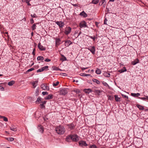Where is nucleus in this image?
<instances>
[{
	"mask_svg": "<svg viewBox=\"0 0 148 148\" xmlns=\"http://www.w3.org/2000/svg\"><path fill=\"white\" fill-rule=\"evenodd\" d=\"M79 140L78 136L76 134H71L68 136L66 138V140L67 142L72 140L73 141L77 142Z\"/></svg>",
	"mask_w": 148,
	"mask_h": 148,
	"instance_id": "1",
	"label": "nucleus"
},
{
	"mask_svg": "<svg viewBox=\"0 0 148 148\" xmlns=\"http://www.w3.org/2000/svg\"><path fill=\"white\" fill-rule=\"evenodd\" d=\"M55 131L59 134H62L64 133L65 130L64 127L62 126L59 125L55 128Z\"/></svg>",
	"mask_w": 148,
	"mask_h": 148,
	"instance_id": "2",
	"label": "nucleus"
},
{
	"mask_svg": "<svg viewBox=\"0 0 148 148\" xmlns=\"http://www.w3.org/2000/svg\"><path fill=\"white\" fill-rule=\"evenodd\" d=\"M71 28L69 27H66L64 29V33L66 35L69 34L71 32Z\"/></svg>",
	"mask_w": 148,
	"mask_h": 148,
	"instance_id": "3",
	"label": "nucleus"
},
{
	"mask_svg": "<svg viewBox=\"0 0 148 148\" xmlns=\"http://www.w3.org/2000/svg\"><path fill=\"white\" fill-rule=\"evenodd\" d=\"M87 49L89 50L92 53L94 54L95 53V48L94 46H90L88 47Z\"/></svg>",
	"mask_w": 148,
	"mask_h": 148,
	"instance_id": "4",
	"label": "nucleus"
},
{
	"mask_svg": "<svg viewBox=\"0 0 148 148\" xmlns=\"http://www.w3.org/2000/svg\"><path fill=\"white\" fill-rule=\"evenodd\" d=\"M68 93L67 89L65 88L61 89L60 91V95H65Z\"/></svg>",
	"mask_w": 148,
	"mask_h": 148,
	"instance_id": "5",
	"label": "nucleus"
},
{
	"mask_svg": "<svg viewBox=\"0 0 148 148\" xmlns=\"http://www.w3.org/2000/svg\"><path fill=\"white\" fill-rule=\"evenodd\" d=\"M66 126H67L68 128L70 130H74L75 127V125L73 123L67 124Z\"/></svg>",
	"mask_w": 148,
	"mask_h": 148,
	"instance_id": "6",
	"label": "nucleus"
},
{
	"mask_svg": "<svg viewBox=\"0 0 148 148\" xmlns=\"http://www.w3.org/2000/svg\"><path fill=\"white\" fill-rule=\"evenodd\" d=\"M41 88L44 90H48L49 89V87L47 86V84H42L41 85Z\"/></svg>",
	"mask_w": 148,
	"mask_h": 148,
	"instance_id": "7",
	"label": "nucleus"
},
{
	"mask_svg": "<svg viewBox=\"0 0 148 148\" xmlns=\"http://www.w3.org/2000/svg\"><path fill=\"white\" fill-rule=\"evenodd\" d=\"M79 26L80 28L86 27H87L86 23L85 21L81 22L79 24Z\"/></svg>",
	"mask_w": 148,
	"mask_h": 148,
	"instance_id": "8",
	"label": "nucleus"
},
{
	"mask_svg": "<svg viewBox=\"0 0 148 148\" xmlns=\"http://www.w3.org/2000/svg\"><path fill=\"white\" fill-rule=\"evenodd\" d=\"M38 47L40 51H45L46 49L45 47L41 45L40 42H39L38 44Z\"/></svg>",
	"mask_w": 148,
	"mask_h": 148,
	"instance_id": "9",
	"label": "nucleus"
},
{
	"mask_svg": "<svg viewBox=\"0 0 148 148\" xmlns=\"http://www.w3.org/2000/svg\"><path fill=\"white\" fill-rule=\"evenodd\" d=\"M56 23L59 26L60 28L62 27L64 25V23L63 22H62L61 21H57V22H56Z\"/></svg>",
	"mask_w": 148,
	"mask_h": 148,
	"instance_id": "10",
	"label": "nucleus"
},
{
	"mask_svg": "<svg viewBox=\"0 0 148 148\" xmlns=\"http://www.w3.org/2000/svg\"><path fill=\"white\" fill-rule=\"evenodd\" d=\"M79 145L82 147L83 146H87L88 145L86 144V142L85 141L83 140H81L79 142Z\"/></svg>",
	"mask_w": 148,
	"mask_h": 148,
	"instance_id": "11",
	"label": "nucleus"
},
{
	"mask_svg": "<svg viewBox=\"0 0 148 148\" xmlns=\"http://www.w3.org/2000/svg\"><path fill=\"white\" fill-rule=\"evenodd\" d=\"M38 128L40 133H42L44 132V128L41 125H39Z\"/></svg>",
	"mask_w": 148,
	"mask_h": 148,
	"instance_id": "12",
	"label": "nucleus"
},
{
	"mask_svg": "<svg viewBox=\"0 0 148 148\" xmlns=\"http://www.w3.org/2000/svg\"><path fill=\"white\" fill-rule=\"evenodd\" d=\"M83 91L86 94H89L90 92H92V90L90 88L84 89L83 90Z\"/></svg>",
	"mask_w": 148,
	"mask_h": 148,
	"instance_id": "13",
	"label": "nucleus"
},
{
	"mask_svg": "<svg viewBox=\"0 0 148 148\" xmlns=\"http://www.w3.org/2000/svg\"><path fill=\"white\" fill-rule=\"evenodd\" d=\"M38 82V81H36L32 82H30V83L31 84L33 85V88H36V86L37 85Z\"/></svg>",
	"mask_w": 148,
	"mask_h": 148,
	"instance_id": "14",
	"label": "nucleus"
},
{
	"mask_svg": "<svg viewBox=\"0 0 148 148\" xmlns=\"http://www.w3.org/2000/svg\"><path fill=\"white\" fill-rule=\"evenodd\" d=\"M10 129L11 130L14 132L16 131L17 130V128L16 126L12 125L10 127Z\"/></svg>",
	"mask_w": 148,
	"mask_h": 148,
	"instance_id": "15",
	"label": "nucleus"
},
{
	"mask_svg": "<svg viewBox=\"0 0 148 148\" xmlns=\"http://www.w3.org/2000/svg\"><path fill=\"white\" fill-rule=\"evenodd\" d=\"M61 57L60 58V60L62 62L66 61L67 59L63 55L61 54Z\"/></svg>",
	"mask_w": 148,
	"mask_h": 148,
	"instance_id": "16",
	"label": "nucleus"
},
{
	"mask_svg": "<svg viewBox=\"0 0 148 148\" xmlns=\"http://www.w3.org/2000/svg\"><path fill=\"white\" fill-rule=\"evenodd\" d=\"M41 103H42L40 104V108L41 109L45 108V106L44 105L46 103V101H42Z\"/></svg>",
	"mask_w": 148,
	"mask_h": 148,
	"instance_id": "17",
	"label": "nucleus"
},
{
	"mask_svg": "<svg viewBox=\"0 0 148 148\" xmlns=\"http://www.w3.org/2000/svg\"><path fill=\"white\" fill-rule=\"evenodd\" d=\"M53 95L52 94H50L45 97V99L46 100H49L53 98Z\"/></svg>",
	"mask_w": 148,
	"mask_h": 148,
	"instance_id": "18",
	"label": "nucleus"
},
{
	"mask_svg": "<svg viewBox=\"0 0 148 148\" xmlns=\"http://www.w3.org/2000/svg\"><path fill=\"white\" fill-rule=\"evenodd\" d=\"M139 60L138 59H136L132 62V64L133 65H135L139 63Z\"/></svg>",
	"mask_w": 148,
	"mask_h": 148,
	"instance_id": "19",
	"label": "nucleus"
},
{
	"mask_svg": "<svg viewBox=\"0 0 148 148\" xmlns=\"http://www.w3.org/2000/svg\"><path fill=\"white\" fill-rule=\"evenodd\" d=\"M79 15L81 16H83L84 17H86L87 16V14L84 11H83L80 13Z\"/></svg>",
	"mask_w": 148,
	"mask_h": 148,
	"instance_id": "20",
	"label": "nucleus"
},
{
	"mask_svg": "<svg viewBox=\"0 0 148 148\" xmlns=\"http://www.w3.org/2000/svg\"><path fill=\"white\" fill-rule=\"evenodd\" d=\"M103 75L106 77H110V74L106 72H105L103 73Z\"/></svg>",
	"mask_w": 148,
	"mask_h": 148,
	"instance_id": "21",
	"label": "nucleus"
},
{
	"mask_svg": "<svg viewBox=\"0 0 148 148\" xmlns=\"http://www.w3.org/2000/svg\"><path fill=\"white\" fill-rule=\"evenodd\" d=\"M127 71V69L125 67H124L123 69L119 70V72L120 73H121Z\"/></svg>",
	"mask_w": 148,
	"mask_h": 148,
	"instance_id": "22",
	"label": "nucleus"
},
{
	"mask_svg": "<svg viewBox=\"0 0 148 148\" xmlns=\"http://www.w3.org/2000/svg\"><path fill=\"white\" fill-rule=\"evenodd\" d=\"M136 106L139 108L140 110H143L144 109V106L139 104H137Z\"/></svg>",
	"mask_w": 148,
	"mask_h": 148,
	"instance_id": "23",
	"label": "nucleus"
},
{
	"mask_svg": "<svg viewBox=\"0 0 148 148\" xmlns=\"http://www.w3.org/2000/svg\"><path fill=\"white\" fill-rule=\"evenodd\" d=\"M37 60H41L42 62H43L42 60H44V57L42 56H38L37 58Z\"/></svg>",
	"mask_w": 148,
	"mask_h": 148,
	"instance_id": "24",
	"label": "nucleus"
},
{
	"mask_svg": "<svg viewBox=\"0 0 148 148\" xmlns=\"http://www.w3.org/2000/svg\"><path fill=\"white\" fill-rule=\"evenodd\" d=\"M39 23H36L34 24L32 27V30L34 31L36 29V25L38 24Z\"/></svg>",
	"mask_w": 148,
	"mask_h": 148,
	"instance_id": "25",
	"label": "nucleus"
},
{
	"mask_svg": "<svg viewBox=\"0 0 148 148\" xmlns=\"http://www.w3.org/2000/svg\"><path fill=\"white\" fill-rule=\"evenodd\" d=\"M131 96L134 97H138L140 95V94L139 93H137L136 94V93H132L131 94Z\"/></svg>",
	"mask_w": 148,
	"mask_h": 148,
	"instance_id": "26",
	"label": "nucleus"
},
{
	"mask_svg": "<svg viewBox=\"0 0 148 148\" xmlns=\"http://www.w3.org/2000/svg\"><path fill=\"white\" fill-rule=\"evenodd\" d=\"M65 43L66 44L67 46H69L72 44V42L70 40H67L65 42Z\"/></svg>",
	"mask_w": 148,
	"mask_h": 148,
	"instance_id": "27",
	"label": "nucleus"
},
{
	"mask_svg": "<svg viewBox=\"0 0 148 148\" xmlns=\"http://www.w3.org/2000/svg\"><path fill=\"white\" fill-rule=\"evenodd\" d=\"M52 68L53 69V70H55L56 71H62V70L60 69L59 68H58L56 66H53L52 67Z\"/></svg>",
	"mask_w": 148,
	"mask_h": 148,
	"instance_id": "28",
	"label": "nucleus"
},
{
	"mask_svg": "<svg viewBox=\"0 0 148 148\" xmlns=\"http://www.w3.org/2000/svg\"><path fill=\"white\" fill-rule=\"evenodd\" d=\"M15 83L14 81H11L9 82L8 83V85L10 86H12Z\"/></svg>",
	"mask_w": 148,
	"mask_h": 148,
	"instance_id": "29",
	"label": "nucleus"
},
{
	"mask_svg": "<svg viewBox=\"0 0 148 148\" xmlns=\"http://www.w3.org/2000/svg\"><path fill=\"white\" fill-rule=\"evenodd\" d=\"M41 102V99L40 97H38L37 99V100L36 101V103L38 104L39 102Z\"/></svg>",
	"mask_w": 148,
	"mask_h": 148,
	"instance_id": "30",
	"label": "nucleus"
},
{
	"mask_svg": "<svg viewBox=\"0 0 148 148\" xmlns=\"http://www.w3.org/2000/svg\"><path fill=\"white\" fill-rule=\"evenodd\" d=\"M101 73V71L100 69L97 68L95 71V73L97 74H100Z\"/></svg>",
	"mask_w": 148,
	"mask_h": 148,
	"instance_id": "31",
	"label": "nucleus"
},
{
	"mask_svg": "<svg viewBox=\"0 0 148 148\" xmlns=\"http://www.w3.org/2000/svg\"><path fill=\"white\" fill-rule=\"evenodd\" d=\"M102 92V90H95L94 92L97 94L99 95V93H101Z\"/></svg>",
	"mask_w": 148,
	"mask_h": 148,
	"instance_id": "32",
	"label": "nucleus"
},
{
	"mask_svg": "<svg viewBox=\"0 0 148 148\" xmlns=\"http://www.w3.org/2000/svg\"><path fill=\"white\" fill-rule=\"evenodd\" d=\"M0 118L3 119V120L5 121H8V119L4 116L0 115Z\"/></svg>",
	"mask_w": 148,
	"mask_h": 148,
	"instance_id": "33",
	"label": "nucleus"
},
{
	"mask_svg": "<svg viewBox=\"0 0 148 148\" xmlns=\"http://www.w3.org/2000/svg\"><path fill=\"white\" fill-rule=\"evenodd\" d=\"M114 97L115 100L116 101H120V98L118 97L117 95H115Z\"/></svg>",
	"mask_w": 148,
	"mask_h": 148,
	"instance_id": "34",
	"label": "nucleus"
},
{
	"mask_svg": "<svg viewBox=\"0 0 148 148\" xmlns=\"http://www.w3.org/2000/svg\"><path fill=\"white\" fill-rule=\"evenodd\" d=\"M92 80L93 82L96 83L97 84H99L100 83V82L97 79H92Z\"/></svg>",
	"mask_w": 148,
	"mask_h": 148,
	"instance_id": "35",
	"label": "nucleus"
},
{
	"mask_svg": "<svg viewBox=\"0 0 148 148\" xmlns=\"http://www.w3.org/2000/svg\"><path fill=\"white\" fill-rule=\"evenodd\" d=\"M80 75L82 76H90L91 75L90 74H86L85 73H81L80 74Z\"/></svg>",
	"mask_w": 148,
	"mask_h": 148,
	"instance_id": "36",
	"label": "nucleus"
},
{
	"mask_svg": "<svg viewBox=\"0 0 148 148\" xmlns=\"http://www.w3.org/2000/svg\"><path fill=\"white\" fill-rule=\"evenodd\" d=\"M99 0H92V3L94 4H97L99 2Z\"/></svg>",
	"mask_w": 148,
	"mask_h": 148,
	"instance_id": "37",
	"label": "nucleus"
},
{
	"mask_svg": "<svg viewBox=\"0 0 148 148\" xmlns=\"http://www.w3.org/2000/svg\"><path fill=\"white\" fill-rule=\"evenodd\" d=\"M89 148H97V146L94 144L90 145L89 147Z\"/></svg>",
	"mask_w": 148,
	"mask_h": 148,
	"instance_id": "38",
	"label": "nucleus"
},
{
	"mask_svg": "<svg viewBox=\"0 0 148 148\" xmlns=\"http://www.w3.org/2000/svg\"><path fill=\"white\" fill-rule=\"evenodd\" d=\"M106 14H107L108 13H112V10H106Z\"/></svg>",
	"mask_w": 148,
	"mask_h": 148,
	"instance_id": "39",
	"label": "nucleus"
},
{
	"mask_svg": "<svg viewBox=\"0 0 148 148\" xmlns=\"http://www.w3.org/2000/svg\"><path fill=\"white\" fill-rule=\"evenodd\" d=\"M7 139L9 141H12L14 140V138L12 137H9L7 138Z\"/></svg>",
	"mask_w": 148,
	"mask_h": 148,
	"instance_id": "40",
	"label": "nucleus"
},
{
	"mask_svg": "<svg viewBox=\"0 0 148 148\" xmlns=\"http://www.w3.org/2000/svg\"><path fill=\"white\" fill-rule=\"evenodd\" d=\"M48 66H44L42 67L41 68L42 69H43L42 71H43L45 70L46 69H48Z\"/></svg>",
	"mask_w": 148,
	"mask_h": 148,
	"instance_id": "41",
	"label": "nucleus"
},
{
	"mask_svg": "<svg viewBox=\"0 0 148 148\" xmlns=\"http://www.w3.org/2000/svg\"><path fill=\"white\" fill-rule=\"evenodd\" d=\"M34 68H31L28 70L26 72V73H27L28 72L31 71L33 70H34Z\"/></svg>",
	"mask_w": 148,
	"mask_h": 148,
	"instance_id": "42",
	"label": "nucleus"
},
{
	"mask_svg": "<svg viewBox=\"0 0 148 148\" xmlns=\"http://www.w3.org/2000/svg\"><path fill=\"white\" fill-rule=\"evenodd\" d=\"M59 82L57 81L56 83H53V86H57L58 85V84H59Z\"/></svg>",
	"mask_w": 148,
	"mask_h": 148,
	"instance_id": "43",
	"label": "nucleus"
},
{
	"mask_svg": "<svg viewBox=\"0 0 148 148\" xmlns=\"http://www.w3.org/2000/svg\"><path fill=\"white\" fill-rule=\"evenodd\" d=\"M88 37L89 38H90L92 39L94 41H95L96 39V38L95 36H94V37L91 36H89Z\"/></svg>",
	"mask_w": 148,
	"mask_h": 148,
	"instance_id": "44",
	"label": "nucleus"
},
{
	"mask_svg": "<svg viewBox=\"0 0 148 148\" xmlns=\"http://www.w3.org/2000/svg\"><path fill=\"white\" fill-rule=\"evenodd\" d=\"M42 94L43 95H47L48 94V93L47 92H42Z\"/></svg>",
	"mask_w": 148,
	"mask_h": 148,
	"instance_id": "45",
	"label": "nucleus"
},
{
	"mask_svg": "<svg viewBox=\"0 0 148 148\" xmlns=\"http://www.w3.org/2000/svg\"><path fill=\"white\" fill-rule=\"evenodd\" d=\"M102 83H103V85L104 86H109L108 85V84L106 82H105L104 81H103V82Z\"/></svg>",
	"mask_w": 148,
	"mask_h": 148,
	"instance_id": "46",
	"label": "nucleus"
},
{
	"mask_svg": "<svg viewBox=\"0 0 148 148\" xmlns=\"http://www.w3.org/2000/svg\"><path fill=\"white\" fill-rule=\"evenodd\" d=\"M104 2L105 1H104L103 0H101L99 2V4H101V5H102L104 3Z\"/></svg>",
	"mask_w": 148,
	"mask_h": 148,
	"instance_id": "47",
	"label": "nucleus"
},
{
	"mask_svg": "<svg viewBox=\"0 0 148 148\" xmlns=\"http://www.w3.org/2000/svg\"><path fill=\"white\" fill-rule=\"evenodd\" d=\"M60 41V38H57L56 40V42L58 43Z\"/></svg>",
	"mask_w": 148,
	"mask_h": 148,
	"instance_id": "48",
	"label": "nucleus"
},
{
	"mask_svg": "<svg viewBox=\"0 0 148 148\" xmlns=\"http://www.w3.org/2000/svg\"><path fill=\"white\" fill-rule=\"evenodd\" d=\"M108 21L107 19L106 18H105V19L104 20V24H107V21Z\"/></svg>",
	"mask_w": 148,
	"mask_h": 148,
	"instance_id": "49",
	"label": "nucleus"
},
{
	"mask_svg": "<svg viewBox=\"0 0 148 148\" xmlns=\"http://www.w3.org/2000/svg\"><path fill=\"white\" fill-rule=\"evenodd\" d=\"M0 90L1 91H3L4 90V88L1 85L0 86Z\"/></svg>",
	"mask_w": 148,
	"mask_h": 148,
	"instance_id": "50",
	"label": "nucleus"
},
{
	"mask_svg": "<svg viewBox=\"0 0 148 148\" xmlns=\"http://www.w3.org/2000/svg\"><path fill=\"white\" fill-rule=\"evenodd\" d=\"M31 16L32 17L35 18L36 17V15L35 14H31Z\"/></svg>",
	"mask_w": 148,
	"mask_h": 148,
	"instance_id": "51",
	"label": "nucleus"
},
{
	"mask_svg": "<svg viewBox=\"0 0 148 148\" xmlns=\"http://www.w3.org/2000/svg\"><path fill=\"white\" fill-rule=\"evenodd\" d=\"M42 68L40 69H39L37 71V73L40 72L42 71Z\"/></svg>",
	"mask_w": 148,
	"mask_h": 148,
	"instance_id": "52",
	"label": "nucleus"
},
{
	"mask_svg": "<svg viewBox=\"0 0 148 148\" xmlns=\"http://www.w3.org/2000/svg\"><path fill=\"white\" fill-rule=\"evenodd\" d=\"M30 22L31 24H32L34 23V21L33 18H31L30 20Z\"/></svg>",
	"mask_w": 148,
	"mask_h": 148,
	"instance_id": "53",
	"label": "nucleus"
},
{
	"mask_svg": "<svg viewBox=\"0 0 148 148\" xmlns=\"http://www.w3.org/2000/svg\"><path fill=\"white\" fill-rule=\"evenodd\" d=\"M35 49L34 48L33 50V51L32 53L33 55H35Z\"/></svg>",
	"mask_w": 148,
	"mask_h": 148,
	"instance_id": "54",
	"label": "nucleus"
},
{
	"mask_svg": "<svg viewBox=\"0 0 148 148\" xmlns=\"http://www.w3.org/2000/svg\"><path fill=\"white\" fill-rule=\"evenodd\" d=\"M45 61L47 62H49L51 61V60L48 58H47L45 60Z\"/></svg>",
	"mask_w": 148,
	"mask_h": 148,
	"instance_id": "55",
	"label": "nucleus"
},
{
	"mask_svg": "<svg viewBox=\"0 0 148 148\" xmlns=\"http://www.w3.org/2000/svg\"><path fill=\"white\" fill-rule=\"evenodd\" d=\"M26 2L27 3V5H30V4L29 3V1L28 0H26Z\"/></svg>",
	"mask_w": 148,
	"mask_h": 148,
	"instance_id": "56",
	"label": "nucleus"
},
{
	"mask_svg": "<svg viewBox=\"0 0 148 148\" xmlns=\"http://www.w3.org/2000/svg\"><path fill=\"white\" fill-rule=\"evenodd\" d=\"M88 68V67H86V68H84V67H82L81 69L82 71H84L85 70H86V69H87Z\"/></svg>",
	"mask_w": 148,
	"mask_h": 148,
	"instance_id": "57",
	"label": "nucleus"
},
{
	"mask_svg": "<svg viewBox=\"0 0 148 148\" xmlns=\"http://www.w3.org/2000/svg\"><path fill=\"white\" fill-rule=\"evenodd\" d=\"M139 98L141 99H142L143 100H145V99H146V98L145 97H141V98L139 97Z\"/></svg>",
	"mask_w": 148,
	"mask_h": 148,
	"instance_id": "58",
	"label": "nucleus"
},
{
	"mask_svg": "<svg viewBox=\"0 0 148 148\" xmlns=\"http://www.w3.org/2000/svg\"><path fill=\"white\" fill-rule=\"evenodd\" d=\"M95 25H96L97 27H98V25L99 24V23L97 22H95Z\"/></svg>",
	"mask_w": 148,
	"mask_h": 148,
	"instance_id": "59",
	"label": "nucleus"
},
{
	"mask_svg": "<svg viewBox=\"0 0 148 148\" xmlns=\"http://www.w3.org/2000/svg\"><path fill=\"white\" fill-rule=\"evenodd\" d=\"M122 95L123 97H125V98H128V96L125 95Z\"/></svg>",
	"mask_w": 148,
	"mask_h": 148,
	"instance_id": "60",
	"label": "nucleus"
},
{
	"mask_svg": "<svg viewBox=\"0 0 148 148\" xmlns=\"http://www.w3.org/2000/svg\"><path fill=\"white\" fill-rule=\"evenodd\" d=\"M39 92V89H38V88H37L36 89V92Z\"/></svg>",
	"mask_w": 148,
	"mask_h": 148,
	"instance_id": "61",
	"label": "nucleus"
},
{
	"mask_svg": "<svg viewBox=\"0 0 148 148\" xmlns=\"http://www.w3.org/2000/svg\"><path fill=\"white\" fill-rule=\"evenodd\" d=\"M81 33H82V32L80 31V32L79 33V34H78V36H77V37H78V36H79L80 34H81Z\"/></svg>",
	"mask_w": 148,
	"mask_h": 148,
	"instance_id": "62",
	"label": "nucleus"
},
{
	"mask_svg": "<svg viewBox=\"0 0 148 148\" xmlns=\"http://www.w3.org/2000/svg\"><path fill=\"white\" fill-rule=\"evenodd\" d=\"M114 0H110L109 2H113L114 1Z\"/></svg>",
	"mask_w": 148,
	"mask_h": 148,
	"instance_id": "63",
	"label": "nucleus"
},
{
	"mask_svg": "<svg viewBox=\"0 0 148 148\" xmlns=\"http://www.w3.org/2000/svg\"><path fill=\"white\" fill-rule=\"evenodd\" d=\"M146 99L148 100V96H146Z\"/></svg>",
	"mask_w": 148,
	"mask_h": 148,
	"instance_id": "64",
	"label": "nucleus"
}]
</instances>
